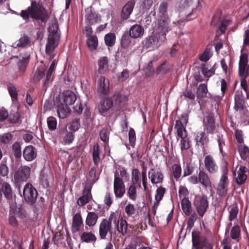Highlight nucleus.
I'll return each instance as SVG.
<instances>
[{"mask_svg": "<svg viewBox=\"0 0 249 249\" xmlns=\"http://www.w3.org/2000/svg\"><path fill=\"white\" fill-rule=\"evenodd\" d=\"M76 100V95L71 90H65L59 94L55 101L58 117L61 119L66 118L71 111L69 106L72 105Z\"/></svg>", "mask_w": 249, "mask_h": 249, "instance_id": "obj_1", "label": "nucleus"}, {"mask_svg": "<svg viewBox=\"0 0 249 249\" xmlns=\"http://www.w3.org/2000/svg\"><path fill=\"white\" fill-rule=\"evenodd\" d=\"M20 16L25 19H28L30 16L36 19L40 20L42 22H45L49 18L48 12L39 3L35 0L32 2L31 6L27 10H22Z\"/></svg>", "mask_w": 249, "mask_h": 249, "instance_id": "obj_2", "label": "nucleus"}, {"mask_svg": "<svg viewBox=\"0 0 249 249\" xmlns=\"http://www.w3.org/2000/svg\"><path fill=\"white\" fill-rule=\"evenodd\" d=\"M159 29H155L152 34L145 40V45L148 48L152 49L158 48L165 39V31L159 26Z\"/></svg>", "mask_w": 249, "mask_h": 249, "instance_id": "obj_3", "label": "nucleus"}, {"mask_svg": "<svg viewBox=\"0 0 249 249\" xmlns=\"http://www.w3.org/2000/svg\"><path fill=\"white\" fill-rule=\"evenodd\" d=\"M228 170L227 168L222 169V175L217 187V191L221 196H225L228 192L229 180L228 177Z\"/></svg>", "mask_w": 249, "mask_h": 249, "instance_id": "obj_4", "label": "nucleus"}, {"mask_svg": "<svg viewBox=\"0 0 249 249\" xmlns=\"http://www.w3.org/2000/svg\"><path fill=\"white\" fill-rule=\"evenodd\" d=\"M23 196L25 200L33 204L36 201L37 193L35 188L30 183H27L24 187Z\"/></svg>", "mask_w": 249, "mask_h": 249, "instance_id": "obj_5", "label": "nucleus"}, {"mask_svg": "<svg viewBox=\"0 0 249 249\" xmlns=\"http://www.w3.org/2000/svg\"><path fill=\"white\" fill-rule=\"evenodd\" d=\"M168 3L167 2H163L160 5L159 11L160 14V18L158 20V24L163 29L167 28L168 22V18L167 15Z\"/></svg>", "mask_w": 249, "mask_h": 249, "instance_id": "obj_6", "label": "nucleus"}, {"mask_svg": "<svg viewBox=\"0 0 249 249\" xmlns=\"http://www.w3.org/2000/svg\"><path fill=\"white\" fill-rule=\"evenodd\" d=\"M188 121L187 116L183 115L181 116L179 120L176 121L175 128L176 129L178 137H184L187 136L185 127Z\"/></svg>", "mask_w": 249, "mask_h": 249, "instance_id": "obj_7", "label": "nucleus"}, {"mask_svg": "<svg viewBox=\"0 0 249 249\" xmlns=\"http://www.w3.org/2000/svg\"><path fill=\"white\" fill-rule=\"evenodd\" d=\"M248 55L242 54L239 63V73L241 76L247 77L249 74V65L248 64Z\"/></svg>", "mask_w": 249, "mask_h": 249, "instance_id": "obj_8", "label": "nucleus"}, {"mask_svg": "<svg viewBox=\"0 0 249 249\" xmlns=\"http://www.w3.org/2000/svg\"><path fill=\"white\" fill-rule=\"evenodd\" d=\"M31 168L28 166H20L15 173L14 178L18 181H26L30 177Z\"/></svg>", "mask_w": 249, "mask_h": 249, "instance_id": "obj_9", "label": "nucleus"}, {"mask_svg": "<svg viewBox=\"0 0 249 249\" xmlns=\"http://www.w3.org/2000/svg\"><path fill=\"white\" fill-rule=\"evenodd\" d=\"M196 210L199 215L202 217L208 207V202L205 197H198L195 201Z\"/></svg>", "mask_w": 249, "mask_h": 249, "instance_id": "obj_10", "label": "nucleus"}, {"mask_svg": "<svg viewBox=\"0 0 249 249\" xmlns=\"http://www.w3.org/2000/svg\"><path fill=\"white\" fill-rule=\"evenodd\" d=\"M204 164L206 171L210 174H215L218 171V166L213 158L211 155L205 156Z\"/></svg>", "mask_w": 249, "mask_h": 249, "instance_id": "obj_11", "label": "nucleus"}, {"mask_svg": "<svg viewBox=\"0 0 249 249\" xmlns=\"http://www.w3.org/2000/svg\"><path fill=\"white\" fill-rule=\"evenodd\" d=\"M246 171L247 169L244 165H239L237 166L233 174L238 184H242L246 181L247 179Z\"/></svg>", "mask_w": 249, "mask_h": 249, "instance_id": "obj_12", "label": "nucleus"}, {"mask_svg": "<svg viewBox=\"0 0 249 249\" xmlns=\"http://www.w3.org/2000/svg\"><path fill=\"white\" fill-rule=\"evenodd\" d=\"M113 191L116 197L122 198L125 192L124 182L114 179Z\"/></svg>", "mask_w": 249, "mask_h": 249, "instance_id": "obj_13", "label": "nucleus"}, {"mask_svg": "<svg viewBox=\"0 0 249 249\" xmlns=\"http://www.w3.org/2000/svg\"><path fill=\"white\" fill-rule=\"evenodd\" d=\"M37 156V151L35 147L32 145H28L25 147L23 151L24 159L28 161L35 160Z\"/></svg>", "mask_w": 249, "mask_h": 249, "instance_id": "obj_14", "label": "nucleus"}, {"mask_svg": "<svg viewBox=\"0 0 249 249\" xmlns=\"http://www.w3.org/2000/svg\"><path fill=\"white\" fill-rule=\"evenodd\" d=\"M149 178L153 184L161 183L163 180V175L160 170L150 169L148 173Z\"/></svg>", "mask_w": 249, "mask_h": 249, "instance_id": "obj_15", "label": "nucleus"}, {"mask_svg": "<svg viewBox=\"0 0 249 249\" xmlns=\"http://www.w3.org/2000/svg\"><path fill=\"white\" fill-rule=\"evenodd\" d=\"M111 222L107 219H103L99 225V234L101 238H105L111 230Z\"/></svg>", "mask_w": 249, "mask_h": 249, "instance_id": "obj_16", "label": "nucleus"}, {"mask_svg": "<svg viewBox=\"0 0 249 249\" xmlns=\"http://www.w3.org/2000/svg\"><path fill=\"white\" fill-rule=\"evenodd\" d=\"M144 28L139 24H135L132 26L129 31V36L133 38L142 37L144 34Z\"/></svg>", "mask_w": 249, "mask_h": 249, "instance_id": "obj_17", "label": "nucleus"}, {"mask_svg": "<svg viewBox=\"0 0 249 249\" xmlns=\"http://www.w3.org/2000/svg\"><path fill=\"white\" fill-rule=\"evenodd\" d=\"M109 90V82L104 76L100 77L98 81V90L103 94H107Z\"/></svg>", "mask_w": 249, "mask_h": 249, "instance_id": "obj_18", "label": "nucleus"}, {"mask_svg": "<svg viewBox=\"0 0 249 249\" xmlns=\"http://www.w3.org/2000/svg\"><path fill=\"white\" fill-rule=\"evenodd\" d=\"M127 226L126 220L123 216H120L117 219L116 225L117 231L124 235L127 233Z\"/></svg>", "mask_w": 249, "mask_h": 249, "instance_id": "obj_19", "label": "nucleus"}, {"mask_svg": "<svg viewBox=\"0 0 249 249\" xmlns=\"http://www.w3.org/2000/svg\"><path fill=\"white\" fill-rule=\"evenodd\" d=\"M129 175L126 170L123 167H119L116 171L114 175V179L121 180L124 182L128 180Z\"/></svg>", "mask_w": 249, "mask_h": 249, "instance_id": "obj_20", "label": "nucleus"}, {"mask_svg": "<svg viewBox=\"0 0 249 249\" xmlns=\"http://www.w3.org/2000/svg\"><path fill=\"white\" fill-rule=\"evenodd\" d=\"M113 106L111 98H106L102 100L99 105V110L100 113H104L107 111Z\"/></svg>", "mask_w": 249, "mask_h": 249, "instance_id": "obj_21", "label": "nucleus"}, {"mask_svg": "<svg viewBox=\"0 0 249 249\" xmlns=\"http://www.w3.org/2000/svg\"><path fill=\"white\" fill-rule=\"evenodd\" d=\"M134 4V1H129L124 6L121 14L124 19H126L129 17L133 11Z\"/></svg>", "mask_w": 249, "mask_h": 249, "instance_id": "obj_22", "label": "nucleus"}, {"mask_svg": "<svg viewBox=\"0 0 249 249\" xmlns=\"http://www.w3.org/2000/svg\"><path fill=\"white\" fill-rule=\"evenodd\" d=\"M85 20L88 24H93L100 22L101 17L98 14L92 13L90 10H88Z\"/></svg>", "mask_w": 249, "mask_h": 249, "instance_id": "obj_23", "label": "nucleus"}, {"mask_svg": "<svg viewBox=\"0 0 249 249\" xmlns=\"http://www.w3.org/2000/svg\"><path fill=\"white\" fill-rule=\"evenodd\" d=\"M98 72L104 73L108 69V59L106 56L100 57L98 61Z\"/></svg>", "mask_w": 249, "mask_h": 249, "instance_id": "obj_24", "label": "nucleus"}, {"mask_svg": "<svg viewBox=\"0 0 249 249\" xmlns=\"http://www.w3.org/2000/svg\"><path fill=\"white\" fill-rule=\"evenodd\" d=\"M83 223L81 214L76 213L73 217L71 231L75 232L80 230L81 226Z\"/></svg>", "mask_w": 249, "mask_h": 249, "instance_id": "obj_25", "label": "nucleus"}, {"mask_svg": "<svg viewBox=\"0 0 249 249\" xmlns=\"http://www.w3.org/2000/svg\"><path fill=\"white\" fill-rule=\"evenodd\" d=\"M58 38H53L51 36H48V42L46 45V52L47 53H51L58 44Z\"/></svg>", "mask_w": 249, "mask_h": 249, "instance_id": "obj_26", "label": "nucleus"}, {"mask_svg": "<svg viewBox=\"0 0 249 249\" xmlns=\"http://www.w3.org/2000/svg\"><path fill=\"white\" fill-rule=\"evenodd\" d=\"M199 182L205 187L211 186V181L208 174L203 171H201L198 174Z\"/></svg>", "mask_w": 249, "mask_h": 249, "instance_id": "obj_27", "label": "nucleus"}, {"mask_svg": "<svg viewBox=\"0 0 249 249\" xmlns=\"http://www.w3.org/2000/svg\"><path fill=\"white\" fill-rule=\"evenodd\" d=\"M204 124L207 132L213 133L215 127L213 118L210 116H206L204 119Z\"/></svg>", "mask_w": 249, "mask_h": 249, "instance_id": "obj_28", "label": "nucleus"}, {"mask_svg": "<svg viewBox=\"0 0 249 249\" xmlns=\"http://www.w3.org/2000/svg\"><path fill=\"white\" fill-rule=\"evenodd\" d=\"M238 149L241 159L249 163V148L244 144H240Z\"/></svg>", "mask_w": 249, "mask_h": 249, "instance_id": "obj_29", "label": "nucleus"}, {"mask_svg": "<svg viewBox=\"0 0 249 249\" xmlns=\"http://www.w3.org/2000/svg\"><path fill=\"white\" fill-rule=\"evenodd\" d=\"M30 45V41L27 36H23L20 37L18 40L12 44V47L17 48V47H24Z\"/></svg>", "mask_w": 249, "mask_h": 249, "instance_id": "obj_30", "label": "nucleus"}, {"mask_svg": "<svg viewBox=\"0 0 249 249\" xmlns=\"http://www.w3.org/2000/svg\"><path fill=\"white\" fill-rule=\"evenodd\" d=\"M90 198L89 190L84 189L83 191V196L78 198L77 203L79 206H82L88 203Z\"/></svg>", "mask_w": 249, "mask_h": 249, "instance_id": "obj_31", "label": "nucleus"}, {"mask_svg": "<svg viewBox=\"0 0 249 249\" xmlns=\"http://www.w3.org/2000/svg\"><path fill=\"white\" fill-rule=\"evenodd\" d=\"M195 139L198 145H204L206 144L209 141L206 134L202 131L197 132L196 133Z\"/></svg>", "mask_w": 249, "mask_h": 249, "instance_id": "obj_32", "label": "nucleus"}, {"mask_svg": "<svg viewBox=\"0 0 249 249\" xmlns=\"http://www.w3.org/2000/svg\"><path fill=\"white\" fill-rule=\"evenodd\" d=\"M98 218V215L94 212H89L88 213L86 224L89 227L95 225Z\"/></svg>", "mask_w": 249, "mask_h": 249, "instance_id": "obj_33", "label": "nucleus"}, {"mask_svg": "<svg viewBox=\"0 0 249 249\" xmlns=\"http://www.w3.org/2000/svg\"><path fill=\"white\" fill-rule=\"evenodd\" d=\"M88 37L87 44L88 48L90 50H95L98 44L97 37L96 36L93 35Z\"/></svg>", "mask_w": 249, "mask_h": 249, "instance_id": "obj_34", "label": "nucleus"}, {"mask_svg": "<svg viewBox=\"0 0 249 249\" xmlns=\"http://www.w3.org/2000/svg\"><path fill=\"white\" fill-rule=\"evenodd\" d=\"M192 242L194 246L196 247L197 249H201L204 245L203 241H201L197 233L193 232L192 233Z\"/></svg>", "mask_w": 249, "mask_h": 249, "instance_id": "obj_35", "label": "nucleus"}, {"mask_svg": "<svg viewBox=\"0 0 249 249\" xmlns=\"http://www.w3.org/2000/svg\"><path fill=\"white\" fill-rule=\"evenodd\" d=\"M182 209L186 215L190 214L191 212V203L188 198L184 197L181 201Z\"/></svg>", "mask_w": 249, "mask_h": 249, "instance_id": "obj_36", "label": "nucleus"}, {"mask_svg": "<svg viewBox=\"0 0 249 249\" xmlns=\"http://www.w3.org/2000/svg\"><path fill=\"white\" fill-rule=\"evenodd\" d=\"M141 177V173L137 169H134L131 174V180L132 184H136L139 183V186L141 187L140 178Z\"/></svg>", "mask_w": 249, "mask_h": 249, "instance_id": "obj_37", "label": "nucleus"}, {"mask_svg": "<svg viewBox=\"0 0 249 249\" xmlns=\"http://www.w3.org/2000/svg\"><path fill=\"white\" fill-rule=\"evenodd\" d=\"M2 191L5 196L8 199H11L13 196V192L11 186L7 183L4 182L2 185Z\"/></svg>", "mask_w": 249, "mask_h": 249, "instance_id": "obj_38", "label": "nucleus"}, {"mask_svg": "<svg viewBox=\"0 0 249 249\" xmlns=\"http://www.w3.org/2000/svg\"><path fill=\"white\" fill-rule=\"evenodd\" d=\"M240 232V229L239 226H236L233 227L231 231V238L234 240L236 242L239 241L241 238Z\"/></svg>", "mask_w": 249, "mask_h": 249, "instance_id": "obj_39", "label": "nucleus"}, {"mask_svg": "<svg viewBox=\"0 0 249 249\" xmlns=\"http://www.w3.org/2000/svg\"><path fill=\"white\" fill-rule=\"evenodd\" d=\"M95 236L90 232H84L81 235V239L83 242H90L96 240Z\"/></svg>", "mask_w": 249, "mask_h": 249, "instance_id": "obj_40", "label": "nucleus"}, {"mask_svg": "<svg viewBox=\"0 0 249 249\" xmlns=\"http://www.w3.org/2000/svg\"><path fill=\"white\" fill-rule=\"evenodd\" d=\"M100 149H99V145L98 144H96L93 146V152H92V156L93 160L94 163L95 164H97L99 163L100 160Z\"/></svg>", "mask_w": 249, "mask_h": 249, "instance_id": "obj_41", "label": "nucleus"}, {"mask_svg": "<svg viewBox=\"0 0 249 249\" xmlns=\"http://www.w3.org/2000/svg\"><path fill=\"white\" fill-rule=\"evenodd\" d=\"M135 185L133 184L129 186L127 193L129 198L133 201L136 200L137 197V189Z\"/></svg>", "mask_w": 249, "mask_h": 249, "instance_id": "obj_42", "label": "nucleus"}, {"mask_svg": "<svg viewBox=\"0 0 249 249\" xmlns=\"http://www.w3.org/2000/svg\"><path fill=\"white\" fill-rule=\"evenodd\" d=\"M208 92L207 86L204 84H200L197 91V96L198 98H202L206 96Z\"/></svg>", "mask_w": 249, "mask_h": 249, "instance_id": "obj_43", "label": "nucleus"}, {"mask_svg": "<svg viewBox=\"0 0 249 249\" xmlns=\"http://www.w3.org/2000/svg\"><path fill=\"white\" fill-rule=\"evenodd\" d=\"M111 99H112V101H114V103L115 104H117L125 102L126 100V97L124 94H122L119 92H117L113 95Z\"/></svg>", "mask_w": 249, "mask_h": 249, "instance_id": "obj_44", "label": "nucleus"}, {"mask_svg": "<svg viewBox=\"0 0 249 249\" xmlns=\"http://www.w3.org/2000/svg\"><path fill=\"white\" fill-rule=\"evenodd\" d=\"M116 36L114 33H109L105 36L106 44L108 46H112L115 42Z\"/></svg>", "mask_w": 249, "mask_h": 249, "instance_id": "obj_45", "label": "nucleus"}, {"mask_svg": "<svg viewBox=\"0 0 249 249\" xmlns=\"http://www.w3.org/2000/svg\"><path fill=\"white\" fill-rule=\"evenodd\" d=\"M57 25L56 23L52 24L51 26H50L49 28V36H51L53 38H58L59 39V35L57 33Z\"/></svg>", "mask_w": 249, "mask_h": 249, "instance_id": "obj_46", "label": "nucleus"}, {"mask_svg": "<svg viewBox=\"0 0 249 249\" xmlns=\"http://www.w3.org/2000/svg\"><path fill=\"white\" fill-rule=\"evenodd\" d=\"M165 190V188L162 186L158 187L156 190V194L155 197V200L160 201L164 196Z\"/></svg>", "mask_w": 249, "mask_h": 249, "instance_id": "obj_47", "label": "nucleus"}, {"mask_svg": "<svg viewBox=\"0 0 249 249\" xmlns=\"http://www.w3.org/2000/svg\"><path fill=\"white\" fill-rule=\"evenodd\" d=\"M180 138H181L180 140V148L181 150L188 149L191 146L189 139L187 138V136Z\"/></svg>", "mask_w": 249, "mask_h": 249, "instance_id": "obj_48", "label": "nucleus"}, {"mask_svg": "<svg viewBox=\"0 0 249 249\" xmlns=\"http://www.w3.org/2000/svg\"><path fill=\"white\" fill-rule=\"evenodd\" d=\"M172 174L177 180L180 178L181 174V168L180 165L175 164L173 166Z\"/></svg>", "mask_w": 249, "mask_h": 249, "instance_id": "obj_49", "label": "nucleus"}, {"mask_svg": "<svg viewBox=\"0 0 249 249\" xmlns=\"http://www.w3.org/2000/svg\"><path fill=\"white\" fill-rule=\"evenodd\" d=\"M13 150L14 152V155L16 158H19L21 157V146L19 143L16 142L14 143V144L13 145Z\"/></svg>", "mask_w": 249, "mask_h": 249, "instance_id": "obj_50", "label": "nucleus"}, {"mask_svg": "<svg viewBox=\"0 0 249 249\" xmlns=\"http://www.w3.org/2000/svg\"><path fill=\"white\" fill-rule=\"evenodd\" d=\"M142 186L145 194H147L149 192V188L147 185V180L146 177V173L145 170H143L142 173Z\"/></svg>", "mask_w": 249, "mask_h": 249, "instance_id": "obj_51", "label": "nucleus"}, {"mask_svg": "<svg viewBox=\"0 0 249 249\" xmlns=\"http://www.w3.org/2000/svg\"><path fill=\"white\" fill-rule=\"evenodd\" d=\"M47 124L48 127L50 130L55 129L57 126V121L56 119L52 116L48 117L47 118Z\"/></svg>", "mask_w": 249, "mask_h": 249, "instance_id": "obj_52", "label": "nucleus"}, {"mask_svg": "<svg viewBox=\"0 0 249 249\" xmlns=\"http://www.w3.org/2000/svg\"><path fill=\"white\" fill-rule=\"evenodd\" d=\"M229 219L231 221L234 219L238 213V210L236 206H231L229 208Z\"/></svg>", "mask_w": 249, "mask_h": 249, "instance_id": "obj_53", "label": "nucleus"}, {"mask_svg": "<svg viewBox=\"0 0 249 249\" xmlns=\"http://www.w3.org/2000/svg\"><path fill=\"white\" fill-rule=\"evenodd\" d=\"M8 89L12 99L17 100L18 98V93L16 88L12 85H9Z\"/></svg>", "mask_w": 249, "mask_h": 249, "instance_id": "obj_54", "label": "nucleus"}, {"mask_svg": "<svg viewBox=\"0 0 249 249\" xmlns=\"http://www.w3.org/2000/svg\"><path fill=\"white\" fill-rule=\"evenodd\" d=\"M12 136L9 133H5L0 136V143H8L12 140Z\"/></svg>", "mask_w": 249, "mask_h": 249, "instance_id": "obj_55", "label": "nucleus"}, {"mask_svg": "<svg viewBox=\"0 0 249 249\" xmlns=\"http://www.w3.org/2000/svg\"><path fill=\"white\" fill-rule=\"evenodd\" d=\"M129 141L130 144L132 146H134L136 142V134L134 130L130 128L128 133Z\"/></svg>", "mask_w": 249, "mask_h": 249, "instance_id": "obj_56", "label": "nucleus"}, {"mask_svg": "<svg viewBox=\"0 0 249 249\" xmlns=\"http://www.w3.org/2000/svg\"><path fill=\"white\" fill-rule=\"evenodd\" d=\"M235 136L237 142L240 143V144H243L244 142V138L242 131L241 130L235 129Z\"/></svg>", "mask_w": 249, "mask_h": 249, "instance_id": "obj_57", "label": "nucleus"}, {"mask_svg": "<svg viewBox=\"0 0 249 249\" xmlns=\"http://www.w3.org/2000/svg\"><path fill=\"white\" fill-rule=\"evenodd\" d=\"M44 68H39L36 71L34 77L35 81H39L43 77L44 75Z\"/></svg>", "mask_w": 249, "mask_h": 249, "instance_id": "obj_58", "label": "nucleus"}, {"mask_svg": "<svg viewBox=\"0 0 249 249\" xmlns=\"http://www.w3.org/2000/svg\"><path fill=\"white\" fill-rule=\"evenodd\" d=\"M88 178L89 180L91 182H95L96 180L98 179V177L96 175V171L95 168H92L90 170Z\"/></svg>", "mask_w": 249, "mask_h": 249, "instance_id": "obj_59", "label": "nucleus"}, {"mask_svg": "<svg viewBox=\"0 0 249 249\" xmlns=\"http://www.w3.org/2000/svg\"><path fill=\"white\" fill-rule=\"evenodd\" d=\"M55 68H56V64L55 63V61H53L52 62V63L51 64V65L49 69V70L48 71V72H47V74L46 75L45 83L47 81H49L50 79L52 73L55 70Z\"/></svg>", "mask_w": 249, "mask_h": 249, "instance_id": "obj_60", "label": "nucleus"}, {"mask_svg": "<svg viewBox=\"0 0 249 249\" xmlns=\"http://www.w3.org/2000/svg\"><path fill=\"white\" fill-rule=\"evenodd\" d=\"M125 212L128 216H131L135 213V208L132 204H127L125 207Z\"/></svg>", "mask_w": 249, "mask_h": 249, "instance_id": "obj_61", "label": "nucleus"}, {"mask_svg": "<svg viewBox=\"0 0 249 249\" xmlns=\"http://www.w3.org/2000/svg\"><path fill=\"white\" fill-rule=\"evenodd\" d=\"M202 71L203 74L207 77H210L212 75H213L214 73V71L213 69L210 68L209 69L206 66H203L202 68Z\"/></svg>", "mask_w": 249, "mask_h": 249, "instance_id": "obj_62", "label": "nucleus"}, {"mask_svg": "<svg viewBox=\"0 0 249 249\" xmlns=\"http://www.w3.org/2000/svg\"><path fill=\"white\" fill-rule=\"evenodd\" d=\"M211 56L209 51L206 50L202 54L199 55V59L204 62L208 61Z\"/></svg>", "mask_w": 249, "mask_h": 249, "instance_id": "obj_63", "label": "nucleus"}, {"mask_svg": "<svg viewBox=\"0 0 249 249\" xmlns=\"http://www.w3.org/2000/svg\"><path fill=\"white\" fill-rule=\"evenodd\" d=\"M74 136L72 132H68L64 138V142L65 143L69 144L72 142Z\"/></svg>", "mask_w": 249, "mask_h": 249, "instance_id": "obj_64", "label": "nucleus"}]
</instances>
